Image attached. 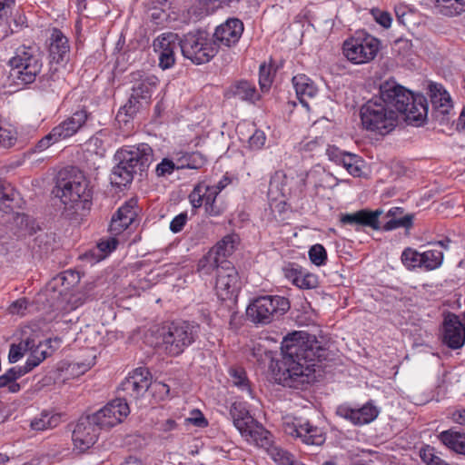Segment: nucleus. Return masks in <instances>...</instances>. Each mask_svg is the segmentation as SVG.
Segmentation results:
<instances>
[{
    "label": "nucleus",
    "mask_w": 465,
    "mask_h": 465,
    "mask_svg": "<svg viewBox=\"0 0 465 465\" xmlns=\"http://www.w3.org/2000/svg\"><path fill=\"white\" fill-rule=\"evenodd\" d=\"M277 380L284 387L302 390L315 381V367L327 358V350L315 336L294 331L282 341Z\"/></svg>",
    "instance_id": "1"
},
{
    "label": "nucleus",
    "mask_w": 465,
    "mask_h": 465,
    "mask_svg": "<svg viewBox=\"0 0 465 465\" xmlns=\"http://www.w3.org/2000/svg\"><path fill=\"white\" fill-rule=\"evenodd\" d=\"M379 102L396 111V115H404L409 124L420 126L424 124L429 111L427 98L422 94H414L394 80L381 84L379 95L374 96Z\"/></svg>",
    "instance_id": "2"
},
{
    "label": "nucleus",
    "mask_w": 465,
    "mask_h": 465,
    "mask_svg": "<svg viewBox=\"0 0 465 465\" xmlns=\"http://www.w3.org/2000/svg\"><path fill=\"white\" fill-rule=\"evenodd\" d=\"M53 194L64 205V214L73 219L83 216L92 205V190L84 175L76 170H61L56 175Z\"/></svg>",
    "instance_id": "3"
},
{
    "label": "nucleus",
    "mask_w": 465,
    "mask_h": 465,
    "mask_svg": "<svg viewBox=\"0 0 465 465\" xmlns=\"http://www.w3.org/2000/svg\"><path fill=\"white\" fill-rule=\"evenodd\" d=\"M200 325L179 321L163 325L160 330L161 347L169 356H179L198 339Z\"/></svg>",
    "instance_id": "4"
},
{
    "label": "nucleus",
    "mask_w": 465,
    "mask_h": 465,
    "mask_svg": "<svg viewBox=\"0 0 465 465\" xmlns=\"http://www.w3.org/2000/svg\"><path fill=\"white\" fill-rule=\"evenodd\" d=\"M134 82L132 93L128 102L122 106L116 115L118 122L128 123L138 112L148 105L152 94L159 84V80L153 74L135 72L132 74Z\"/></svg>",
    "instance_id": "5"
},
{
    "label": "nucleus",
    "mask_w": 465,
    "mask_h": 465,
    "mask_svg": "<svg viewBox=\"0 0 465 465\" xmlns=\"http://www.w3.org/2000/svg\"><path fill=\"white\" fill-rule=\"evenodd\" d=\"M10 77L16 84H29L35 81L43 67L39 48L35 45H21L8 60Z\"/></svg>",
    "instance_id": "6"
},
{
    "label": "nucleus",
    "mask_w": 465,
    "mask_h": 465,
    "mask_svg": "<svg viewBox=\"0 0 465 465\" xmlns=\"http://www.w3.org/2000/svg\"><path fill=\"white\" fill-rule=\"evenodd\" d=\"M180 49L184 58L194 64L209 63L219 52V45L206 30L190 31L180 38Z\"/></svg>",
    "instance_id": "7"
},
{
    "label": "nucleus",
    "mask_w": 465,
    "mask_h": 465,
    "mask_svg": "<svg viewBox=\"0 0 465 465\" xmlns=\"http://www.w3.org/2000/svg\"><path fill=\"white\" fill-rule=\"evenodd\" d=\"M360 116L364 129L381 135L391 133L398 123L396 111L387 107L375 97L361 105Z\"/></svg>",
    "instance_id": "8"
},
{
    "label": "nucleus",
    "mask_w": 465,
    "mask_h": 465,
    "mask_svg": "<svg viewBox=\"0 0 465 465\" xmlns=\"http://www.w3.org/2000/svg\"><path fill=\"white\" fill-rule=\"evenodd\" d=\"M290 309L289 300L280 295H262L246 308L247 318L255 324L266 325L278 320Z\"/></svg>",
    "instance_id": "9"
},
{
    "label": "nucleus",
    "mask_w": 465,
    "mask_h": 465,
    "mask_svg": "<svg viewBox=\"0 0 465 465\" xmlns=\"http://www.w3.org/2000/svg\"><path fill=\"white\" fill-rule=\"evenodd\" d=\"M153 376L150 371L145 367L134 369L121 382L118 391L120 397L126 402L138 404L145 396L152 384Z\"/></svg>",
    "instance_id": "10"
},
{
    "label": "nucleus",
    "mask_w": 465,
    "mask_h": 465,
    "mask_svg": "<svg viewBox=\"0 0 465 465\" xmlns=\"http://www.w3.org/2000/svg\"><path fill=\"white\" fill-rule=\"evenodd\" d=\"M282 427L287 435L300 439L306 445L321 446L326 440L323 430L303 417H286Z\"/></svg>",
    "instance_id": "11"
},
{
    "label": "nucleus",
    "mask_w": 465,
    "mask_h": 465,
    "mask_svg": "<svg viewBox=\"0 0 465 465\" xmlns=\"http://www.w3.org/2000/svg\"><path fill=\"white\" fill-rule=\"evenodd\" d=\"M380 41L371 35H363L348 39L343 44V54L355 64L369 63L377 55Z\"/></svg>",
    "instance_id": "12"
},
{
    "label": "nucleus",
    "mask_w": 465,
    "mask_h": 465,
    "mask_svg": "<svg viewBox=\"0 0 465 465\" xmlns=\"http://www.w3.org/2000/svg\"><path fill=\"white\" fill-rule=\"evenodd\" d=\"M241 290L240 276L233 264L223 259L218 269L215 292L222 301L235 300Z\"/></svg>",
    "instance_id": "13"
},
{
    "label": "nucleus",
    "mask_w": 465,
    "mask_h": 465,
    "mask_svg": "<svg viewBox=\"0 0 465 465\" xmlns=\"http://www.w3.org/2000/svg\"><path fill=\"white\" fill-rule=\"evenodd\" d=\"M115 157L122 159V164L128 165L135 173L143 175L153 161V150L148 143H142L123 147L117 151Z\"/></svg>",
    "instance_id": "14"
},
{
    "label": "nucleus",
    "mask_w": 465,
    "mask_h": 465,
    "mask_svg": "<svg viewBox=\"0 0 465 465\" xmlns=\"http://www.w3.org/2000/svg\"><path fill=\"white\" fill-rule=\"evenodd\" d=\"M130 413L129 403L120 396L92 414L102 429H110L121 423Z\"/></svg>",
    "instance_id": "15"
},
{
    "label": "nucleus",
    "mask_w": 465,
    "mask_h": 465,
    "mask_svg": "<svg viewBox=\"0 0 465 465\" xmlns=\"http://www.w3.org/2000/svg\"><path fill=\"white\" fill-rule=\"evenodd\" d=\"M130 413L129 403L120 396L92 414L102 429H110L121 423Z\"/></svg>",
    "instance_id": "16"
},
{
    "label": "nucleus",
    "mask_w": 465,
    "mask_h": 465,
    "mask_svg": "<svg viewBox=\"0 0 465 465\" xmlns=\"http://www.w3.org/2000/svg\"><path fill=\"white\" fill-rule=\"evenodd\" d=\"M158 54L159 66L163 70L172 68L176 61L175 50L180 47V37L176 33L166 32L159 35L153 44Z\"/></svg>",
    "instance_id": "17"
},
{
    "label": "nucleus",
    "mask_w": 465,
    "mask_h": 465,
    "mask_svg": "<svg viewBox=\"0 0 465 465\" xmlns=\"http://www.w3.org/2000/svg\"><path fill=\"white\" fill-rule=\"evenodd\" d=\"M100 430L102 428L98 425L97 421L94 420L92 415L81 417L72 435L75 448L80 451L88 450L95 443Z\"/></svg>",
    "instance_id": "18"
},
{
    "label": "nucleus",
    "mask_w": 465,
    "mask_h": 465,
    "mask_svg": "<svg viewBox=\"0 0 465 465\" xmlns=\"http://www.w3.org/2000/svg\"><path fill=\"white\" fill-rule=\"evenodd\" d=\"M429 95L432 105V117L440 124L448 123L449 114L453 109L450 94L440 84L431 83L429 85Z\"/></svg>",
    "instance_id": "19"
},
{
    "label": "nucleus",
    "mask_w": 465,
    "mask_h": 465,
    "mask_svg": "<svg viewBox=\"0 0 465 465\" xmlns=\"http://www.w3.org/2000/svg\"><path fill=\"white\" fill-rule=\"evenodd\" d=\"M441 341L452 350L460 349L465 343V324L452 312L443 319Z\"/></svg>",
    "instance_id": "20"
},
{
    "label": "nucleus",
    "mask_w": 465,
    "mask_h": 465,
    "mask_svg": "<svg viewBox=\"0 0 465 465\" xmlns=\"http://www.w3.org/2000/svg\"><path fill=\"white\" fill-rule=\"evenodd\" d=\"M243 30V23L240 19L232 17L218 25L211 35L219 47L221 45L232 47L239 42Z\"/></svg>",
    "instance_id": "21"
},
{
    "label": "nucleus",
    "mask_w": 465,
    "mask_h": 465,
    "mask_svg": "<svg viewBox=\"0 0 465 465\" xmlns=\"http://www.w3.org/2000/svg\"><path fill=\"white\" fill-rule=\"evenodd\" d=\"M92 120V114L84 106L74 111L69 117L54 126V128L61 138L65 140L86 127Z\"/></svg>",
    "instance_id": "22"
},
{
    "label": "nucleus",
    "mask_w": 465,
    "mask_h": 465,
    "mask_svg": "<svg viewBox=\"0 0 465 465\" xmlns=\"http://www.w3.org/2000/svg\"><path fill=\"white\" fill-rule=\"evenodd\" d=\"M336 414L353 425L361 426L373 421L379 415V410L371 403H366L359 409L342 404L337 407Z\"/></svg>",
    "instance_id": "23"
},
{
    "label": "nucleus",
    "mask_w": 465,
    "mask_h": 465,
    "mask_svg": "<svg viewBox=\"0 0 465 465\" xmlns=\"http://www.w3.org/2000/svg\"><path fill=\"white\" fill-rule=\"evenodd\" d=\"M326 154L330 161L344 167L351 175L361 176L363 161L360 155L342 151L335 145H328Z\"/></svg>",
    "instance_id": "24"
},
{
    "label": "nucleus",
    "mask_w": 465,
    "mask_h": 465,
    "mask_svg": "<svg viewBox=\"0 0 465 465\" xmlns=\"http://www.w3.org/2000/svg\"><path fill=\"white\" fill-rule=\"evenodd\" d=\"M382 211L381 210L362 209L352 213L341 214L340 221L342 224L351 225L357 229L359 227H370L377 231L381 230L379 217Z\"/></svg>",
    "instance_id": "25"
},
{
    "label": "nucleus",
    "mask_w": 465,
    "mask_h": 465,
    "mask_svg": "<svg viewBox=\"0 0 465 465\" xmlns=\"http://www.w3.org/2000/svg\"><path fill=\"white\" fill-rule=\"evenodd\" d=\"M49 56L51 63L58 64L69 61L70 46L67 37L61 30L54 28L50 36Z\"/></svg>",
    "instance_id": "26"
},
{
    "label": "nucleus",
    "mask_w": 465,
    "mask_h": 465,
    "mask_svg": "<svg viewBox=\"0 0 465 465\" xmlns=\"http://www.w3.org/2000/svg\"><path fill=\"white\" fill-rule=\"evenodd\" d=\"M134 204L135 203L133 200H130L123 204L113 215L109 226L111 233L117 235L133 223L136 216Z\"/></svg>",
    "instance_id": "27"
},
{
    "label": "nucleus",
    "mask_w": 465,
    "mask_h": 465,
    "mask_svg": "<svg viewBox=\"0 0 465 465\" xmlns=\"http://www.w3.org/2000/svg\"><path fill=\"white\" fill-rule=\"evenodd\" d=\"M53 341L59 345L61 339L57 337L54 340L46 339L44 341H39L36 344L34 339L27 338L25 341V350H26V351H30V355L27 358V361L30 363L35 364V367L38 366L54 351V349H53L51 351H49V349L52 348Z\"/></svg>",
    "instance_id": "28"
},
{
    "label": "nucleus",
    "mask_w": 465,
    "mask_h": 465,
    "mask_svg": "<svg viewBox=\"0 0 465 465\" xmlns=\"http://www.w3.org/2000/svg\"><path fill=\"white\" fill-rule=\"evenodd\" d=\"M292 82L298 100L304 107L309 108L308 100L314 98L318 93L314 82L303 74L293 76Z\"/></svg>",
    "instance_id": "29"
},
{
    "label": "nucleus",
    "mask_w": 465,
    "mask_h": 465,
    "mask_svg": "<svg viewBox=\"0 0 465 465\" xmlns=\"http://www.w3.org/2000/svg\"><path fill=\"white\" fill-rule=\"evenodd\" d=\"M404 209L401 207L391 208L386 216L390 218L383 225H381V229L385 232L393 231L397 228L411 229L413 225L414 215L408 213L403 215Z\"/></svg>",
    "instance_id": "30"
},
{
    "label": "nucleus",
    "mask_w": 465,
    "mask_h": 465,
    "mask_svg": "<svg viewBox=\"0 0 465 465\" xmlns=\"http://www.w3.org/2000/svg\"><path fill=\"white\" fill-rule=\"evenodd\" d=\"M439 440L449 450L465 456V432L457 428H450L438 435Z\"/></svg>",
    "instance_id": "31"
},
{
    "label": "nucleus",
    "mask_w": 465,
    "mask_h": 465,
    "mask_svg": "<svg viewBox=\"0 0 465 465\" xmlns=\"http://www.w3.org/2000/svg\"><path fill=\"white\" fill-rule=\"evenodd\" d=\"M231 183V179L228 176H223L216 184L214 185H207L204 183H197L193 191L190 193L188 198L189 202L193 210H197L202 207L201 201V193H207L211 191L213 193H216V194H220L221 192Z\"/></svg>",
    "instance_id": "32"
},
{
    "label": "nucleus",
    "mask_w": 465,
    "mask_h": 465,
    "mask_svg": "<svg viewBox=\"0 0 465 465\" xmlns=\"http://www.w3.org/2000/svg\"><path fill=\"white\" fill-rule=\"evenodd\" d=\"M229 414L240 433L246 431V429L250 428V425L255 420L250 414L246 403L242 401L233 402L229 409Z\"/></svg>",
    "instance_id": "33"
},
{
    "label": "nucleus",
    "mask_w": 465,
    "mask_h": 465,
    "mask_svg": "<svg viewBox=\"0 0 465 465\" xmlns=\"http://www.w3.org/2000/svg\"><path fill=\"white\" fill-rule=\"evenodd\" d=\"M229 97L238 98L242 101L254 103L260 99L255 86L246 80L235 82L228 90Z\"/></svg>",
    "instance_id": "34"
},
{
    "label": "nucleus",
    "mask_w": 465,
    "mask_h": 465,
    "mask_svg": "<svg viewBox=\"0 0 465 465\" xmlns=\"http://www.w3.org/2000/svg\"><path fill=\"white\" fill-rule=\"evenodd\" d=\"M247 440L252 441L255 445L268 449L272 444L271 433L254 420L246 431L241 433Z\"/></svg>",
    "instance_id": "35"
},
{
    "label": "nucleus",
    "mask_w": 465,
    "mask_h": 465,
    "mask_svg": "<svg viewBox=\"0 0 465 465\" xmlns=\"http://www.w3.org/2000/svg\"><path fill=\"white\" fill-rule=\"evenodd\" d=\"M176 169H200L206 163L205 156L199 152H178L175 153Z\"/></svg>",
    "instance_id": "36"
},
{
    "label": "nucleus",
    "mask_w": 465,
    "mask_h": 465,
    "mask_svg": "<svg viewBox=\"0 0 465 465\" xmlns=\"http://www.w3.org/2000/svg\"><path fill=\"white\" fill-rule=\"evenodd\" d=\"M201 195L202 206H204L206 215L212 217L221 216L227 209L226 203L219 198L216 193L208 191Z\"/></svg>",
    "instance_id": "37"
},
{
    "label": "nucleus",
    "mask_w": 465,
    "mask_h": 465,
    "mask_svg": "<svg viewBox=\"0 0 465 465\" xmlns=\"http://www.w3.org/2000/svg\"><path fill=\"white\" fill-rule=\"evenodd\" d=\"M119 163L113 168L110 174V182L113 186L117 188L126 187L130 184L135 174V171L122 164V159H118Z\"/></svg>",
    "instance_id": "38"
},
{
    "label": "nucleus",
    "mask_w": 465,
    "mask_h": 465,
    "mask_svg": "<svg viewBox=\"0 0 465 465\" xmlns=\"http://www.w3.org/2000/svg\"><path fill=\"white\" fill-rule=\"evenodd\" d=\"M240 242V237L236 233H229L223 236L210 251L213 252L220 260H227Z\"/></svg>",
    "instance_id": "39"
},
{
    "label": "nucleus",
    "mask_w": 465,
    "mask_h": 465,
    "mask_svg": "<svg viewBox=\"0 0 465 465\" xmlns=\"http://www.w3.org/2000/svg\"><path fill=\"white\" fill-rule=\"evenodd\" d=\"M19 193L6 181L0 178V211L8 213L18 204Z\"/></svg>",
    "instance_id": "40"
},
{
    "label": "nucleus",
    "mask_w": 465,
    "mask_h": 465,
    "mask_svg": "<svg viewBox=\"0 0 465 465\" xmlns=\"http://www.w3.org/2000/svg\"><path fill=\"white\" fill-rule=\"evenodd\" d=\"M60 422V414L43 411L31 420L30 427L34 430L44 431L57 427Z\"/></svg>",
    "instance_id": "41"
},
{
    "label": "nucleus",
    "mask_w": 465,
    "mask_h": 465,
    "mask_svg": "<svg viewBox=\"0 0 465 465\" xmlns=\"http://www.w3.org/2000/svg\"><path fill=\"white\" fill-rule=\"evenodd\" d=\"M223 260H220L213 252L209 251L203 255L197 263V272L202 277L211 275L214 271L218 273V269L222 265Z\"/></svg>",
    "instance_id": "42"
},
{
    "label": "nucleus",
    "mask_w": 465,
    "mask_h": 465,
    "mask_svg": "<svg viewBox=\"0 0 465 465\" xmlns=\"http://www.w3.org/2000/svg\"><path fill=\"white\" fill-rule=\"evenodd\" d=\"M26 17L22 13H15L12 18H8V15L5 16L0 27L4 36H7L11 34L19 32L26 26Z\"/></svg>",
    "instance_id": "43"
},
{
    "label": "nucleus",
    "mask_w": 465,
    "mask_h": 465,
    "mask_svg": "<svg viewBox=\"0 0 465 465\" xmlns=\"http://www.w3.org/2000/svg\"><path fill=\"white\" fill-rule=\"evenodd\" d=\"M443 252L437 249H430L421 252V269L433 271L441 266L443 262Z\"/></svg>",
    "instance_id": "44"
},
{
    "label": "nucleus",
    "mask_w": 465,
    "mask_h": 465,
    "mask_svg": "<svg viewBox=\"0 0 465 465\" xmlns=\"http://www.w3.org/2000/svg\"><path fill=\"white\" fill-rule=\"evenodd\" d=\"M440 12L447 16H454L465 11V0H436Z\"/></svg>",
    "instance_id": "45"
},
{
    "label": "nucleus",
    "mask_w": 465,
    "mask_h": 465,
    "mask_svg": "<svg viewBox=\"0 0 465 465\" xmlns=\"http://www.w3.org/2000/svg\"><path fill=\"white\" fill-rule=\"evenodd\" d=\"M230 375L233 385H235L240 391L246 392L250 398H253L250 381L247 379L246 372L243 369H231Z\"/></svg>",
    "instance_id": "46"
},
{
    "label": "nucleus",
    "mask_w": 465,
    "mask_h": 465,
    "mask_svg": "<svg viewBox=\"0 0 465 465\" xmlns=\"http://www.w3.org/2000/svg\"><path fill=\"white\" fill-rule=\"evenodd\" d=\"M401 261L402 264L410 271L415 270L417 268L421 269V252L411 247H407L402 251Z\"/></svg>",
    "instance_id": "47"
},
{
    "label": "nucleus",
    "mask_w": 465,
    "mask_h": 465,
    "mask_svg": "<svg viewBox=\"0 0 465 465\" xmlns=\"http://www.w3.org/2000/svg\"><path fill=\"white\" fill-rule=\"evenodd\" d=\"M267 450L272 459L279 465H294V456L289 451L282 449L281 447L272 445H271Z\"/></svg>",
    "instance_id": "48"
},
{
    "label": "nucleus",
    "mask_w": 465,
    "mask_h": 465,
    "mask_svg": "<svg viewBox=\"0 0 465 465\" xmlns=\"http://www.w3.org/2000/svg\"><path fill=\"white\" fill-rule=\"evenodd\" d=\"M275 71L271 65L262 64L259 68V85L262 92H268L273 82Z\"/></svg>",
    "instance_id": "49"
},
{
    "label": "nucleus",
    "mask_w": 465,
    "mask_h": 465,
    "mask_svg": "<svg viewBox=\"0 0 465 465\" xmlns=\"http://www.w3.org/2000/svg\"><path fill=\"white\" fill-rule=\"evenodd\" d=\"M63 141L56 129L54 127L49 134L40 139L35 145L34 152H43L51 145Z\"/></svg>",
    "instance_id": "50"
},
{
    "label": "nucleus",
    "mask_w": 465,
    "mask_h": 465,
    "mask_svg": "<svg viewBox=\"0 0 465 465\" xmlns=\"http://www.w3.org/2000/svg\"><path fill=\"white\" fill-rule=\"evenodd\" d=\"M309 258L316 266H322L327 261V252L322 244H314L309 250Z\"/></svg>",
    "instance_id": "51"
},
{
    "label": "nucleus",
    "mask_w": 465,
    "mask_h": 465,
    "mask_svg": "<svg viewBox=\"0 0 465 465\" xmlns=\"http://www.w3.org/2000/svg\"><path fill=\"white\" fill-rule=\"evenodd\" d=\"M178 429V424L173 419H167L156 423V430L160 432L163 439L171 438L170 432Z\"/></svg>",
    "instance_id": "52"
},
{
    "label": "nucleus",
    "mask_w": 465,
    "mask_h": 465,
    "mask_svg": "<svg viewBox=\"0 0 465 465\" xmlns=\"http://www.w3.org/2000/svg\"><path fill=\"white\" fill-rule=\"evenodd\" d=\"M177 164L168 158H163L160 163L156 165L155 173L158 177H163L173 173Z\"/></svg>",
    "instance_id": "53"
},
{
    "label": "nucleus",
    "mask_w": 465,
    "mask_h": 465,
    "mask_svg": "<svg viewBox=\"0 0 465 465\" xmlns=\"http://www.w3.org/2000/svg\"><path fill=\"white\" fill-rule=\"evenodd\" d=\"M26 350H25V341L18 344L13 343L10 345L8 353L9 363H15L21 360Z\"/></svg>",
    "instance_id": "54"
},
{
    "label": "nucleus",
    "mask_w": 465,
    "mask_h": 465,
    "mask_svg": "<svg viewBox=\"0 0 465 465\" xmlns=\"http://www.w3.org/2000/svg\"><path fill=\"white\" fill-rule=\"evenodd\" d=\"M266 141V135L264 132L261 130H255L252 136L249 138V147L252 150H260L263 147Z\"/></svg>",
    "instance_id": "55"
},
{
    "label": "nucleus",
    "mask_w": 465,
    "mask_h": 465,
    "mask_svg": "<svg viewBox=\"0 0 465 465\" xmlns=\"http://www.w3.org/2000/svg\"><path fill=\"white\" fill-rule=\"evenodd\" d=\"M371 14L375 21L384 28H390L391 25L392 18L389 12L381 11L380 9H372Z\"/></svg>",
    "instance_id": "56"
},
{
    "label": "nucleus",
    "mask_w": 465,
    "mask_h": 465,
    "mask_svg": "<svg viewBox=\"0 0 465 465\" xmlns=\"http://www.w3.org/2000/svg\"><path fill=\"white\" fill-rule=\"evenodd\" d=\"M187 423H191L199 428H204L208 425V420L203 416L201 411L193 410L191 411V416L185 419Z\"/></svg>",
    "instance_id": "57"
},
{
    "label": "nucleus",
    "mask_w": 465,
    "mask_h": 465,
    "mask_svg": "<svg viewBox=\"0 0 465 465\" xmlns=\"http://www.w3.org/2000/svg\"><path fill=\"white\" fill-rule=\"evenodd\" d=\"M188 220V215L186 213H181L176 215L170 223V230L173 233L180 232L184 225L186 224Z\"/></svg>",
    "instance_id": "58"
},
{
    "label": "nucleus",
    "mask_w": 465,
    "mask_h": 465,
    "mask_svg": "<svg viewBox=\"0 0 465 465\" xmlns=\"http://www.w3.org/2000/svg\"><path fill=\"white\" fill-rule=\"evenodd\" d=\"M119 242L116 238L111 237L106 240H102L98 244V249L104 254V256L107 255L108 253L114 251L118 245Z\"/></svg>",
    "instance_id": "59"
},
{
    "label": "nucleus",
    "mask_w": 465,
    "mask_h": 465,
    "mask_svg": "<svg viewBox=\"0 0 465 465\" xmlns=\"http://www.w3.org/2000/svg\"><path fill=\"white\" fill-rule=\"evenodd\" d=\"M55 74L53 73L51 74L43 75L39 80V88L44 91H52L55 90Z\"/></svg>",
    "instance_id": "60"
},
{
    "label": "nucleus",
    "mask_w": 465,
    "mask_h": 465,
    "mask_svg": "<svg viewBox=\"0 0 465 465\" xmlns=\"http://www.w3.org/2000/svg\"><path fill=\"white\" fill-rule=\"evenodd\" d=\"M319 280L318 277L310 272H306L304 276H302V280L300 281L299 288L301 289H314L318 287Z\"/></svg>",
    "instance_id": "61"
},
{
    "label": "nucleus",
    "mask_w": 465,
    "mask_h": 465,
    "mask_svg": "<svg viewBox=\"0 0 465 465\" xmlns=\"http://www.w3.org/2000/svg\"><path fill=\"white\" fill-rule=\"evenodd\" d=\"M15 140L16 138L11 130L0 127V144L3 147H11L15 143Z\"/></svg>",
    "instance_id": "62"
},
{
    "label": "nucleus",
    "mask_w": 465,
    "mask_h": 465,
    "mask_svg": "<svg viewBox=\"0 0 465 465\" xmlns=\"http://www.w3.org/2000/svg\"><path fill=\"white\" fill-rule=\"evenodd\" d=\"M25 310H26V301L25 299L16 300L8 308V312L11 314L24 315Z\"/></svg>",
    "instance_id": "63"
},
{
    "label": "nucleus",
    "mask_w": 465,
    "mask_h": 465,
    "mask_svg": "<svg viewBox=\"0 0 465 465\" xmlns=\"http://www.w3.org/2000/svg\"><path fill=\"white\" fill-rule=\"evenodd\" d=\"M47 235L46 234H39L35 238L34 241V246L33 249H35V247H38L39 252H47L49 250V247L47 246Z\"/></svg>",
    "instance_id": "64"
}]
</instances>
